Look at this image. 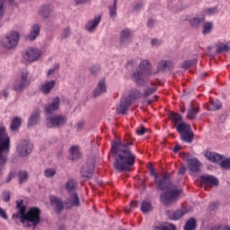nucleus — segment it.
<instances>
[{
  "label": "nucleus",
  "mask_w": 230,
  "mask_h": 230,
  "mask_svg": "<svg viewBox=\"0 0 230 230\" xmlns=\"http://www.w3.org/2000/svg\"><path fill=\"white\" fill-rule=\"evenodd\" d=\"M21 123H22V119L21 118H13L11 123V130H17V128L21 127Z\"/></svg>",
  "instance_id": "obj_36"
},
{
  "label": "nucleus",
  "mask_w": 230,
  "mask_h": 230,
  "mask_svg": "<svg viewBox=\"0 0 230 230\" xmlns=\"http://www.w3.org/2000/svg\"><path fill=\"white\" fill-rule=\"evenodd\" d=\"M143 6H145V3L143 2H137L134 7H133V10L135 12H139V10H142Z\"/></svg>",
  "instance_id": "obj_47"
},
{
  "label": "nucleus",
  "mask_w": 230,
  "mask_h": 230,
  "mask_svg": "<svg viewBox=\"0 0 230 230\" xmlns=\"http://www.w3.org/2000/svg\"><path fill=\"white\" fill-rule=\"evenodd\" d=\"M221 168H224L225 170H227V168H230V159L223 160L220 163Z\"/></svg>",
  "instance_id": "obj_46"
},
{
  "label": "nucleus",
  "mask_w": 230,
  "mask_h": 230,
  "mask_svg": "<svg viewBox=\"0 0 230 230\" xmlns=\"http://www.w3.org/2000/svg\"><path fill=\"white\" fill-rule=\"evenodd\" d=\"M151 175L155 177V182L161 191H164L160 196V200L162 204L164 206H170L172 202H175L177 200V197L182 193V190H175L172 186V182L170 181V178L164 175L162 179L157 177V172L154 171V169L150 170Z\"/></svg>",
  "instance_id": "obj_2"
},
{
  "label": "nucleus",
  "mask_w": 230,
  "mask_h": 230,
  "mask_svg": "<svg viewBox=\"0 0 230 230\" xmlns=\"http://www.w3.org/2000/svg\"><path fill=\"white\" fill-rule=\"evenodd\" d=\"M167 215L171 220H179V218L184 215V210H176L174 212L169 211Z\"/></svg>",
  "instance_id": "obj_32"
},
{
  "label": "nucleus",
  "mask_w": 230,
  "mask_h": 230,
  "mask_svg": "<svg viewBox=\"0 0 230 230\" xmlns=\"http://www.w3.org/2000/svg\"><path fill=\"white\" fill-rule=\"evenodd\" d=\"M172 230H175L174 226H172ZM153 230H170V229H168L167 226H164L163 225H159V226H155Z\"/></svg>",
  "instance_id": "obj_49"
},
{
  "label": "nucleus",
  "mask_w": 230,
  "mask_h": 230,
  "mask_svg": "<svg viewBox=\"0 0 230 230\" xmlns=\"http://www.w3.org/2000/svg\"><path fill=\"white\" fill-rule=\"evenodd\" d=\"M157 73H159V69L154 68L147 59H143L139 64L138 70L133 73L132 80L137 85H145L148 82V77L154 76Z\"/></svg>",
  "instance_id": "obj_4"
},
{
  "label": "nucleus",
  "mask_w": 230,
  "mask_h": 230,
  "mask_svg": "<svg viewBox=\"0 0 230 230\" xmlns=\"http://www.w3.org/2000/svg\"><path fill=\"white\" fill-rule=\"evenodd\" d=\"M18 213L13 215V218H19L23 227H37L40 224V209L31 208L26 212V207L22 206V200L16 201Z\"/></svg>",
  "instance_id": "obj_3"
},
{
  "label": "nucleus",
  "mask_w": 230,
  "mask_h": 230,
  "mask_svg": "<svg viewBox=\"0 0 230 230\" xmlns=\"http://www.w3.org/2000/svg\"><path fill=\"white\" fill-rule=\"evenodd\" d=\"M154 24H155V21H154V20H149L147 22L148 28H153Z\"/></svg>",
  "instance_id": "obj_59"
},
{
  "label": "nucleus",
  "mask_w": 230,
  "mask_h": 230,
  "mask_svg": "<svg viewBox=\"0 0 230 230\" xmlns=\"http://www.w3.org/2000/svg\"><path fill=\"white\" fill-rule=\"evenodd\" d=\"M20 35L17 31H11L4 38L2 39L1 44L6 49H13L19 44Z\"/></svg>",
  "instance_id": "obj_8"
},
{
  "label": "nucleus",
  "mask_w": 230,
  "mask_h": 230,
  "mask_svg": "<svg viewBox=\"0 0 230 230\" xmlns=\"http://www.w3.org/2000/svg\"><path fill=\"white\" fill-rule=\"evenodd\" d=\"M128 107H130V102L122 99L120 104L117 106L116 111L118 112V114H125Z\"/></svg>",
  "instance_id": "obj_23"
},
{
  "label": "nucleus",
  "mask_w": 230,
  "mask_h": 230,
  "mask_svg": "<svg viewBox=\"0 0 230 230\" xmlns=\"http://www.w3.org/2000/svg\"><path fill=\"white\" fill-rule=\"evenodd\" d=\"M39 35H40V25H39V23H34L31 27V31L26 36V40H30V41L35 40V39H37V37H39Z\"/></svg>",
  "instance_id": "obj_17"
},
{
  "label": "nucleus",
  "mask_w": 230,
  "mask_h": 230,
  "mask_svg": "<svg viewBox=\"0 0 230 230\" xmlns=\"http://www.w3.org/2000/svg\"><path fill=\"white\" fill-rule=\"evenodd\" d=\"M222 109V102L218 100L212 101L208 105V111H219Z\"/></svg>",
  "instance_id": "obj_30"
},
{
  "label": "nucleus",
  "mask_w": 230,
  "mask_h": 230,
  "mask_svg": "<svg viewBox=\"0 0 230 230\" xmlns=\"http://www.w3.org/2000/svg\"><path fill=\"white\" fill-rule=\"evenodd\" d=\"M5 3H9V4H15V2L13 0H0V19H2L4 15V4Z\"/></svg>",
  "instance_id": "obj_34"
},
{
  "label": "nucleus",
  "mask_w": 230,
  "mask_h": 230,
  "mask_svg": "<svg viewBox=\"0 0 230 230\" xmlns=\"http://www.w3.org/2000/svg\"><path fill=\"white\" fill-rule=\"evenodd\" d=\"M216 49L217 53H227L230 50V41L217 43Z\"/></svg>",
  "instance_id": "obj_22"
},
{
  "label": "nucleus",
  "mask_w": 230,
  "mask_h": 230,
  "mask_svg": "<svg viewBox=\"0 0 230 230\" xmlns=\"http://www.w3.org/2000/svg\"><path fill=\"white\" fill-rule=\"evenodd\" d=\"M176 130L181 136V141L185 143H191L193 141V131H191V126L186 122H181L176 126Z\"/></svg>",
  "instance_id": "obj_7"
},
{
  "label": "nucleus",
  "mask_w": 230,
  "mask_h": 230,
  "mask_svg": "<svg viewBox=\"0 0 230 230\" xmlns=\"http://www.w3.org/2000/svg\"><path fill=\"white\" fill-rule=\"evenodd\" d=\"M151 44H152V46H154L155 48H157V46H161V40H156V39L152 40H151Z\"/></svg>",
  "instance_id": "obj_55"
},
{
  "label": "nucleus",
  "mask_w": 230,
  "mask_h": 230,
  "mask_svg": "<svg viewBox=\"0 0 230 230\" xmlns=\"http://www.w3.org/2000/svg\"><path fill=\"white\" fill-rule=\"evenodd\" d=\"M141 211L143 213H148V211H152V204L148 201H143L141 205Z\"/></svg>",
  "instance_id": "obj_38"
},
{
  "label": "nucleus",
  "mask_w": 230,
  "mask_h": 230,
  "mask_svg": "<svg viewBox=\"0 0 230 230\" xmlns=\"http://www.w3.org/2000/svg\"><path fill=\"white\" fill-rule=\"evenodd\" d=\"M84 127H85V120H79L75 125V128L77 131L84 130Z\"/></svg>",
  "instance_id": "obj_41"
},
{
  "label": "nucleus",
  "mask_w": 230,
  "mask_h": 230,
  "mask_svg": "<svg viewBox=\"0 0 230 230\" xmlns=\"http://www.w3.org/2000/svg\"><path fill=\"white\" fill-rule=\"evenodd\" d=\"M52 13H53V6L51 5H44L39 11V14L44 19H49V17H51Z\"/></svg>",
  "instance_id": "obj_21"
},
{
  "label": "nucleus",
  "mask_w": 230,
  "mask_h": 230,
  "mask_svg": "<svg viewBox=\"0 0 230 230\" xmlns=\"http://www.w3.org/2000/svg\"><path fill=\"white\" fill-rule=\"evenodd\" d=\"M205 156L208 161H211V163H220V161H222V155L217 153L207 152Z\"/></svg>",
  "instance_id": "obj_25"
},
{
  "label": "nucleus",
  "mask_w": 230,
  "mask_h": 230,
  "mask_svg": "<svg viewBox=\"0 0 230 230\" xmlns=\"http://www.w3.org/2000/svg\"><path fill=\"white\" fill-rule=\"evenodd\" d=\"M70 154L72 155L73 161H76V159H80V157H82L80 149L76 146H74L70 148Z\"/></svg>",
  "instance_id": "obj_31"
},
{
  "label": "nucleus",
  "mask_w": 230,
  "mask_h": 230,
  "mask_svg": "<svg viewBox=\"0 0 230 230\" xmlns=\"http://www.w3.org/2000/svg\"><path fill=\"white\" fill-rule=\"evenodd\" d=\"M130 37H132V31L126 29L121 31L120 44H128L130 42Z\"/></svg>",
  "instance_id": "obj_24"
},
{
  "label": "nucleus",
  "mask_w": 230,
  "mask_h": 230,
  "mask_svg": "<svg viewBox=\"0 0 230 230\" xmlns=\"http://www.w3.org/2000/svg\"><path fill=\"white\" fill-rule=\"evenodd\" d=\"M155 100H157V97H153L151 101H147L148 105H150V103H153V102H155Z\"/></svg>",
  "instance_id": "obj_64"
},
{
  "label": "nucleus",
  "mask_w": 230,
  "mask_h": 230,
  "mask_svg": "<svg viewBox=\"0 0 230 230\" xmlns=\"http://www.w3.org/2000/svg\"><path fill=\"white\" fill-rule=\"evenodd\" d=\"M10 137L6 134L4 127L0 128V172L3 170L6 161H8V154H10Z\"/></svg>",
  "instance_id": "obj_5"
},
{
  "label": "nucleus",
  "mask_w": 230,
  "mask_h": 230,
  "mask_svg": "<svg viewBox=\"0 0 230 230\" xmlns=\"http://www.w3.org/2000/svg\"><path fill=\"white\" fill-rule=\"evenodd\" d=\"M55 71H56L55 68L49 69V70L48 71V73H47V76H51V75H55Z\"/></svg>",
  "instance_id": "obj_58"
},
{
  "label": "nucleus",
  "mask_w": 230,
  "mask_h": 230,
  "mask_svg": "<svg viewBox=\"0 0 230 230\" xmlns=\"http://www.w3.org/2000/svg\"><path fill=\"white\" fill-rule=\"evenodd\" d=\"M67 123V117L65 115H56L46 119V126L48 128H57L64 127Z\"/></svg>",
  "instance_id": "obj_9"
},
{
  "label": "nucleus",
  "mask_w": 230,
  "mask_h": 230,
  "mask_svg": "<svg viewBox=\"0 0 230 230\" xmlns=\"http://www.w3.org/2000/svg\"><path fill=\"white\" fill-rule=\"evenodd\" d=\"M40 116V112L39 111L33 112L29 118L28 127L29 128L35 127V125L39 123Z\"/></svg>",
  "instance_id": "obj_26"
},
{
  "label": "nucleus",
  "mask_w": 230,
  "mask_h": 230,
  "mask_svg": "<svg viewBox=\"0 0 230 230\" xmlns=\"http://www.w3.org/2000/svg\"><path fill=\"white\" fill-rule=\"evenodd\" d=\"M195 64H197V59L186 61L185 63L182 64V67H184L185 69H188V67H193Z\"/></svg>",
  "instance_id": "obj_43"
},
{
  "label": "nucleus",
  "mask_w": 230,
  "mask_h": 230,
  "mask_svg": "<svg viewBox=\"0 0 230 230\" xmlns=\"http://www.w3.org/2000/svg\"><path fill=\"white\" fill-rule=\"evenodd\" d=\"M100 22H102V14H98L94 16L93 18H92L86 22L85 24L86 31H89V33H94Z\"/></svg>",
  "instance_id": "obj_13"
},
{
  "label": "nucleus",
  "mask_w": 230,
  "mask_h": 230,
  "mask_svg": "<svg viewBox=\"0 0 230 230\" xmlns=\"http://www.w3.org/2000/svg\"><path fill=\"white\" fill-rule=\"evenodd\" d=\"M17 153L20 157H26L31 154V144L29 141H22L17 146Z\"/></svg>",
  "instance_id": "obj_12"
},
{
  "label": "nucleus",
  "mask_w": 230,
  "mask_h": 230,
  "mask_svg": "<svg viewBox=\"0 0 230 230\" xmlns=\"http://www.w3.org/2000/svg\"><path fill=\"white\" fill-rule=\"evenodd\" d=\"M12 179H13V173H10L8 175V177L6 178L5 181L10 182V181H12Z\"/></svg>",
  "instance_id": "obj_62"
},
{
  "label": "nucleus",
  "mask_w": 230,
  "mask_h": 230,
  "mask_svg": "<svg viewBox=\"0 0 230 230\" xmlns=\"http://www.w3.org/2000/svg\"><path fill=\"white\" fill-rule=\"evenodd\" d=\"M185 230H195L197 229V222L195 221V218H190L189 221H187L185 226Z\"/></svg>",
  "instance_id": "obj_37"
},
{
  "label": "nucleus",
  "mask_w": 230,
  "mask_h": 230,
  "mask_svg": "<svg viewBox=\"0 0 230 230\" xmlns=\"http://www.w3.org/2000/svg\"><path fill=\"white\" fill-rule=\"evenodd\" d=\"M2 199L4 200V202H8L10 200V192H4L2 195Z\"/></svg>",
  "instance_id": "obj_51"
},
{
  "label": "nucleus",
  "mask_w": 230,
  "mask_h": 230,
  "mask_svg": "<svg viewBox=\"0 0 230 230\" xmlns=\"http://www.w3.org/2000/svg\"><path fill=\"white\" fill-rule=\"evenodd\" d=\"M197 114H199V107H190V109L188 110L187 118L189 119H195Z\"/></svg>",
  "instance_id": "obj_35"
},
{
  "label": "nucleus",
  "mask_w": 230,
  "mask_h": 230,
  "mask_svg": "<svg viewBox=\"0 0 230 230\" xmlns=\"http://www.w3.org/2000/svg\"><path fill=\"white\" fill-rule=\"evenodd\" d=\"M170 118L172 119L174 123H179V121H182V116L179 113H173L172 112L170 114Z\"/></svg>",
  "instance_id": "obj_40"
},
{
  "label": "nucleus",
  "mask_w": 230,
  "mask_h": 230,
  "mask_svg": "<svg viewBox=\"0 0 230 230\" xmlns=\"http://www.w3.org/2000/svg\"><path fill=\"white\" fill-rule=\"evenodd\" d=\"M108 10L111 19H115L116 17H118V4H116V3L110 5L108 7Z\"/></svg>",
  "instance_id": "obj_33"
},
{
  "label": "nucleus",
  "mask_w": 230,
  "mask_h": 230,
  "mask_svg": "<svg viewBox=\"0 0 230 230\" xmlns=\"http://www.w3.org/2000/svg\"><path fill=\"white\" fill-rule=\"evenodd\" d=\"M56 84L57 81L55 80L45 81L40 86V91L43 94H49L55 88Z\"/></svg>",
  "instance_id": "obj_19"
},
{
  "label": "nucleus",
  "mask_w": 230,
  "mask_h": 230,
  "mask_svg": "<svg viewBox=\"0 0 230 230\" xmlns=\"http://www.w3.org/2000/svg\"><path fill=\"white\" fill-rule=\"evenodd\" d=\"M205 19L203 16H195L194 18L190 20V24L192 28H199L200 24L204 22Z\"/></svg>",
  "instance_id": "obj_27"
},
{
  "label": "nucleus",
  "mask_w": 230,
  "mask_h": 230,
  "mask_svg": "<svg viewBox=\"0 0 230 230\" xmlns=\"http://www.w3.org/2000/svg\"><path fill=\"white\" fill-rule=\"evenodd\" d=\"M0 217L1 218H4V220L8 219V215H6V212L2 208H0Z\"/></svg>",
  "instance_id": "obj_53"
},
{
  "label": "nucleus",
  "mask_w": 230,
  "mask_h": 230,
  "mask_svg": "<svg viewBox=\"0 0 230 230\" xmlns=\"http://www.w3.org/2000/svg\"><path fill=\"white\" fill-rule=\"evenodd\" d=\"M19 177H20V182H24V181H26V179H28V172H21L19 173Z\"/></svg>",
  "instance_id": "obj_48"
},
{
  "label": "nucleus",
  "mask_w": 230,
  "mask_h": 230,
  "mask_svg": "<svg viewBox=\"0 0 230 230\" xmlns=\"http://www.w3.org/2000/svg\"><path fill=\"white\" fill-rule=\"evenodd\" d=\"M65 188L68 193H75V190H76V181L73 179L69 180L66 183Z\"/></svg>",
  "instance_id": "obj_28"
},
{
  "label": "nucleus",
  "mask_w": 230,
  "mask_h": 230,
  "mask_svg": "<svg viewBox=\"0 0 230 230\" xmlns=\"http://www.w3.org/2000/svg\"><path fill=\"white\" fill-rule=\"evenodd\" d=\"M50 203L52 206H56L58 211H62V209H69L75 207L78 208V206H80V199H78V194L74 192L64 203L60 200V199L51 196Z\"/></svg>",
  "instance_id": "obj_6"
},
{
  "label": "nucleus",
  "mask_w": 230,
  "mask_h": 230,
  "mask_svg": "<svg viewBox=\"0 0 230 230\" xmlns=\"http://www.w3.org/2000/svg\"><path fill=\"white\" fill-rule=\"evenodd\" d=\"M8 94H10V93L7 90L2 92V96H4V98H8Z\"/></svg>",
  "instance_id": "obj_61"
},
{
  "label": "nucleus",
  "mask_w": 230,
  "mask_h": 230,
  "mask_svg": "<svg viewBox=\"0 0 230 230\" xmlns=\"http://www.w3.org/2000/svg\"><path fill=\"white\" fill-rule=\"evenodd\" d=\"M40 57H42V50L35 47L27 49L23 54V58L27 62H37Z\"/></svg>",
  "instance_id": "obj_10"
},
{
  "label": "nucleus",
  "mask_w": 230,
  "mask_h": 230,
  "mask_svg": "<svg viewBox=\"0 0 230 230\" xmlns=\"http://www.w3.org/2000/svg\"><path fill=\"white\" fill-rule=\"evenodd\" d=\"M94 172V161L88 162L81 171V175L84 179H91L93 177V172Z\"/></svg>",
  "instance_id": "obj_14"
},
{
  "label": "nucleus",
  "mask_w": 230,
  "mask_h": 230,
  "mask_svg": "<svg viewBox=\"0 0 230 230\" xmlns=\"http://www.w3.org/2000/svg\"><path fill=\"white\" fill-rule=\"evenodd\" d=\"M129 96L132 100H137V98H141V96H143V93H141L139 90L132 89L129 93Z\"/></svg>",
  "instance_id": "obj_39"
},
{
  "label": "nucleus",
  "mask_w": 230,
  "mask_h": 230,
  "mask_svg": "<svg viewBox=\"0 0 230 230\" xmlns=\"http://www.w3.org/2000/svg\"><path fill=\"white\" fill-rule=\"evenodd\" d=\"M156 91L155 86L151 87V88H147L145 92H144V96L145 98L151 96V94H154Z\"/></svg>",
  "instance_id": "obj_45"
},
{
  "label": "nucleus",
  "mask_w": 230,
  "mask_h": 230,
  "mask_svg": "<svg viewBox=\"0 0 230 230\" xmlns=\"http://www.w3.org/2000/svg\"><path fill=\"white\" fill-rule=\"evenodd\" d=\"M179 150H181V146H179V145L175 146L173 148L174 154H177V152H179Z\"/></svg>",
  "instance_id": "obj_63"
},
{
  "label": "nucleus",
  "mask_w": 230,
  "mask_h": 230,
  "mask_svg": "<svg viewBox=\"0 0 230 230\" xmlns=\"http://www.w3.org/2000/svg\"><path fill=\"white\" fill-rule=\"evenodd\" d=\"M111 152L114 154L113 166L118 172H128L136 163V155L130 152L126 144L111 143Z\"/></svg>",
  "instance_id": "obj_1"
},
{
  "label": "nucleus",
  "mask_w": 230,
  "mask_h": 230,
  "mask_svg": "<svg viewBox=\"0 0 230 230\" xmlns=\"http://www.w3.org/2000/svg\"><path fill=\"white\" fill-rule=\"evenodd\" d=\"M201 184H207L208 186H218V180L209 174H205L200 176Z\"/></svg>",
  "instance_id": "obj_16"
},
{
  "label": "nucleus",
  "mask_w": 230,
  "mask_h": 230,
  "mask_svg": "<svg viewBox=\"0 0 230 230\" xmlns=\"http://www.w3.org/2000/svg\"><path fill=\"white\" fill-rule=\"evenodd\" d=\"M216 230H230V227L226 226H217Z\"/></svg>",
  "instance_id": "obj_60"
},
{
  "label": "nucleus",
  "mask_w": 230,
  "mask_h": 230,
  "mask_svg": "<svg viewBox=\"0 0 230 230\" xmlns=\"http://www.w3.org/2000/svg\"><path fill=\"white\" fill-rule=\"evenodd\" d=\"M107 93V85L105 84V78H102L99 80L96 89L93 91L94 98H98V96H102V94H105Z\"/></svg>",
  "instance_id": "obj_15"
},
{
  "label": "nucleus",
  "mask_w": 230,
  "mask_h": 230,
  "mask_svg": "<svg viewBox=\"0 0 230 230\" xmlns=\"http://www.w3.org/2000/svg\"><path fill=\"white\" fill-rule=\"evenodd\" d=\"M188 166L190 174L193 175L200 170V162H199L196 158H192L188 161Z\"/></svg>",
  "instance_id": "obj_20"
},
{
  "label": "nucleus",
  "mask_w": 230,
  "mask_h": 230,
  "mask_svg": "<svg viewBox=\"0 0 230 230\" xmlns=\"http://www.w3.org/2000/svg\"><path fill=\"white\" fill-rule=\"evenodd\" d=\"M55 173H57V171L55 169H47L44 171L45 177H55Z\"/></svg>",
  "instance_id": "obj_42"
},
{
  "label": "nucleus",
  "mask_w": 230,
  "mask_h": 230,
  "mask_svg": "<svg viewBox=\"0 0 230 230\" xmlns=\"http://www.w3.org/2000/svg\"><path fill=\"white\" fill-rule=\"evenodd\" d=\"M91 0H74L75 4L77 5L80 4H86V3H89Z\"/></svg>",
  "instance_id": "obj_56"
},
{
  "label": "nucleus",
  "mask_w": 230,
  "mask_h": 230,
  "mask_svg": "<svg viewBox=\"0 0 230 230\" xmlns=\"http://www.w3.org/2000/svg\"><path fill=\"white\" fill-rule=\"evenodd\" d=\"M202 33L203 35H209L211 31H213V22H205L202 24Z\"/></svg>",
  "instance_id": "obj_29"
},
{
  "label": "nucleus",
  "mask_w": 230,
  "mask_h": 230,
  "mask_svg": "<svg viewBox=\"0 0 230 230\" xmlns=\"http://www.w3.org/2000/svg\"><path fill=\"white\" fill-rule=\"evenodd\" d=\"M217 8L212 7V8H208L207 10H205V14L206 15H213V13H217Z\"/></svg>",
  "instance_id": "obj_50"
},
{
  "label": "nucleus",
  "mask_w": 230,
  "mask_h": 230,
  "mask_svg": "<svg viewBox=\"0 0 230 230\" xmlns=\"http://www.w3.org/2000/svg\"><path fill=\"white\" fill-rule=\"evenodd\" d=\"M28 73L23 72L22 73L21 76L14 82L13 89L16 93H21L22 90L28 87Z\"/></svg>",
  "instance_id": "obj_11"
},
{
  "label": "nucleus",
  "mask_w": 230,
  "mask_h": 230,
  "mask_svg": "<svg viewBox=\"0 0 230 230\" xmlns=\"http://www.w3.org/2000/svg\"><path fill=\"white\" fill-rule=\"evenodd\" d=\"M63 39H66L71 35V30L69 28H66L63 31Z\"/></svg>",
  "instance_id": "obj_54"
},
{
  "label": "nucleus",
  "mask_w": 230,
  "mask_h": 230,
  "mask_svg": "<svg viewBox=\"0 0 230 230\" xmlns=\"http://www.w3.org/2000/svg\"><path fill=\"white\" fill-rule=\"evenodd\" d=\"M179 175H184L186 173V168L184 166H182L179 172H178Z\"/></svg>",
  "instance_id": "obj_57"
},
{
  "label": "nucleus",
  "mask_w": 230,
  "mask_h": 230,
  "mask_svg": "<svg viewBox=\"0 0 230 230\" xmlns=\"http://www.w3.org/2000/svg\"><path fill=\"white\" fill-rule=\"evenodd\" d=\"M60 107V98L56 97L52 100L51 103L45 106V112L47 114H51L52 112H55V111H58Z\"/></svg>",
  "instance_id": "obj_18"
},
{
  "label": "nucleus",
  "mask_w": 230,
  "mask_h": 230,
  "mask_svg": "<svg viewBox=\"0 0 230 230\" xmlns=\"http://www.w3.org/2000/svg\"><path fill=\"white\" fill-rule=\"evenodd\" d=\"M146 130H148V129H146L145 127H141L140 128L137 129L136 132H137V136H144L145 132H146Z\"/></svg>",
  "instance_id": "obj_52"
},
{
  "label": "nucleus",
  "mask_w": 230,
  "mask_h": 230,
  "mask_svg": "<svg viewBox=\"0 0 230 230\" xmlns=\"http://www.w3.org/2000/svg\"><path fill=\"white\" fill-rule=\"evenodd\" d=\"M137 206V202L135 201L131 202L129 206L125 208V213L127 214L130 213V211H132L133 209H136Z\"/></svg>",
  "instance_id": "obj_44"
}]
</instances>
